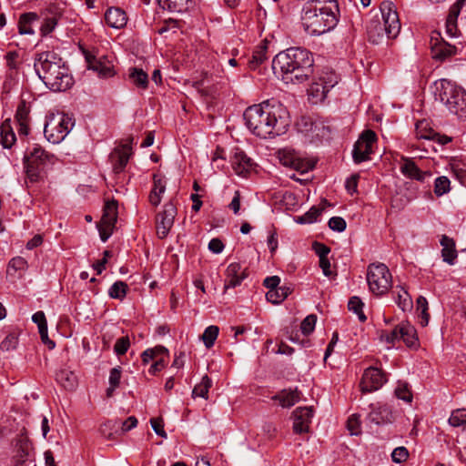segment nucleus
Wrapping results in <instances>:
<instances>
[{"instance_id":"nucleus-1","label":"nucleus","mask_w":466,"mask_h":466,"mask_svg":"<svg viewBox=\"0 0 466 466\" xmlns=\"http://www.w3.org/2000/svg\"><path fill=\"white\" fill-rule=\"evenodd\" d=\"M243 117L250 132L261 138H271L286 133L290 123L287 108L276 100L248 106Z\"/></svg>"},{"instance_id":"nucleus-2","label":"nucleus","mask_w":466,"mask_h":466,"mask_svg":"<svg viewBox=\"0 0 466 466\" xmlns=\"http://www.w3.org/2000/svg\"><path fill=\"white\" fill-rule=\"evenodd\" d=\"M272 70L285 84L304 83L314 72L313 55L305 48H288L275 56Z\"/></svg>"},{"instance_id":"nucleus-3","label":"nucleus","mask_w":466,"mask_h":466,"mask_svg":"<svg viewBox=\"0 0 466 466\" xmlns=\"http://www.w3.org/2000/svg\"><path fill=\"white\" fill-rule=\"evenodd\" d=\"M337 0H309L302 9L304 30L311 35H320L333 29L338 23Z\"/></svg>"},{"instance_id":"nucleus-4","label":"nucleus","mask_w":466,"mask_h":466,"mask_svg":"<svg viewBox=\"0 0 466 466\" xmlns=\"http://www.w3.org/2000/svg\"><path fill=\"white\" fill-rule=\"evenodd\" d=\"M35 70L40 79L52 91H66L73 85V77L62 58L53 52L37 55Z\"/></svg>"},{"instance_id":"nucleus-5","label":"nucleus","mask_w":466,"mask_h":466,"mask_svg":"<svg viewBox=\"0 0 466 466\" xmlns=\"http://www.w3.org/2000/svg\"><path fill=\"white\" fill-rule=\"evenodd\" d=\"M380 12L383 24L378 19H371L367 25L369 40L374 44L380 42L384 35L389 39H394L400 31L399 15L392 2H382Z\"/></svg>"},{"instance_id":"nucleus-6","label":"nucleus","mask_w":466,"mask_h":466,"mask_svg":"<svg viewBox=\"0 0 466 466\" xmlns=\"http://www.w3.org/2000/svg\"><path fill=\"white\" fill-rule=\"evenodd\" d=\"M436 100L441 101L446 108L460 119H466V92L455 83L440 79L434 83Z\"/></svg>"},{"instance_id":"nucleus-7","label":"nucleus","mask_w":466,"mask_h":466,"mask_svg":"<svg viewBox=\"0 0 466 466\" xmlns=\"http://www.w3.org/2000/svg\"><path fill=\"white\" fill-rule=\"evenodd\" d=\"M24 160L26 177L30 182H37L44 177L46 169L56 163V157L41 146L34 144L27 149Z\"/></svg>"},{"instance_id":"nucleus-8","label":"nucleus","mask_w":466,"mask_h":466,"mask_svg":"<svg viewBox=\"0 0 466 466\" xmlns=\"http://www.w3.org/2000/svg\"><path fill=\"white\" fill-rule=\"evenodd\" d=\"M366 279L370 291L377 297L387 294L392 287L391 273L383 263L370 264Z\"/></svg>"},{"instance_id":"nucleus-9","label":"nucleus","mask_w":466,"mask_h":466,"mask_svg":"<svg viewBox=\"0 0 466 466\" xmlns=\"http://www.w3.org/2000/svg\"><path fill=\"white\" fill-rule=\"evenodd\" d=\"M73 127L74 122L67 115L52 114L45 123L44 135L49 142L58 144L66 138Z\"/></svg>"},{"instance_id":"nucleus-10","label":"nucleus","mask_w":466,"mask_h":466,"mask_svg":"<svg viewBox=\"0 0 466 466\" xmlns=\"http://www.w3.org/2000/svg\"><path fill=\"white\" fill-rule=\"evenodd\" d=\"M85 58L87 63V68L97 73L101 78H109L116 75L115 60L113 56H96L86 51Z\"/></svg>"},{"instance_id":"nucleus-11","label":"nucleus","mask_w":466,"mask_h":466,"mask_svg":"<svg viewBox=\"0 0 466 466\" xmlns=\"http://www.w3.org/2000/svg\"><path fill=\"white\" fill-rule=\"evenodd\" d=\"M116 220L117 202L115 200L107 201L104 207L103 216L98 224L99 235L103 242L106 241L112 235Z\"/></svg>"},{"instance_id":"nucleus-12","label":"nucleus","mask_w":466,"mask_h":466,"mask_svg":"<svg viewBox=\"0 0 466 466\" xmlns=\"http://www.w3.org/2000/svg\"><path fill=\"white\" fill-rule=\"evenodd\" d=\"M377 141L376 133L370 129L365 130L354 145L352 157L356 163H361L369 158L372 147Z\"/></svg>"},{"instance_id":"nucleus-13","label":"nucleus","mask_w":466,"mask_h":466,"mask_svg":"<svg viewBox=\"0 0 466 466\" xmlns=\"http://www.w3.org/2000/svg\"><path fill=\"white\" fill-rule=\"evenodd\" d=\"M388 380L387 374L376 367L367 368L362 375L360 390L362 392H372L380 389Z\"/></svg>"},{"instance_id":"nucleus-14","label":"nucleus","mask_w":466,"mask_h":466,"mask_svg":"<svg viewBox=\"0 0 466 466\" xmlns=\"http://www.w3.org/2000/svg\"><path fill=\"white\" fill-rule=\"evenodd\" d=\"M177 208L172 202L164 205L163 210L156 216V228L159 238H165L174 224Z\"/></svg>"},{"instance_id":"nucleus-15","label":"nucleus","mask_w":466,"mask_h":466,"mask_svg":"<svg viewBox=\"0 0 466 466\" xmlns=\"http://www.w3.org/2000/svg\"><path fill=\"white\" fill-rule=\"evenodd\" d=\"M431 46L432 58L436 60H444L448 57L454 56L457 52V47L446 42L440 32H433L431 36Z\"/></svg>"},{"instance_id":"nucleus-16","label":"nucleus","mask_w":466,"mask_h":466,"mask_svg":"<svg viewBox=\"0 0 466 466\" xmlns=\"http://www.w3.org/2000/svg\"><path fill=\"white\" fill-rule=\"evenodd\" d=\"M313 410L308 407H299L293 411V431L297 434L309 431Z\"/></svg>"},{"instance_id":"nucleus-17","label":"nucleus","mask_w":466,"mask_h":466,"mask_svg":"<svg viewBox=\"0 0 466 466\" xmlns=\"http://www.w3.org/2000/svg\"><path fill=\"white\" fill-rule=\"evenodd\" d=\"M400 169L402 175L406 177L415 179L420 182H424L426 178L431 177V173L430 171L420 170L415 162L409 157H401Z\"/></svg>"},{"instance_id":"nucleus-18","label":"nucleus","mask_w":466,"mask_h":466,"mask_svg":"<svg viewBox=\"0 0 466 466\" xmlns=\"http://www.w3.org/2000/svg\"><path fill=\"white\" fill-rule=\"evenodd\" d=\"M231 166L237 175L246 177L253 170L255 164L244 151L237 149L231 157Z\"/></svg>"},{"instance_id":"nucleus-19","label":"nucleus","mask_w":466,"mask_h":466,"mask_svg":"<svg viewBox=\"0 0 466 466\" xmlns=\"http://www.w3.org/2000/svg\"><path fill=\"white\" fill-rule=\"evenodd\" d=\"M247 276L246 268L243 269L239 263L234 262L229 264L226 269L224 289H233L239 286Z\"/></svg>"},{"instance_id":"nucleus-20","label":"nucleus","mask_w":466,"mask_h":466,"mask_svg":"<svg viewBox=\"0 0 466 466\" xmlns=\"http://www.w3.org/2000/svg\"><path fill=\"white\" fill-rule=\"evenodd\" d=\"M466 0H458L450 8L449 14L445 22L446 34L451 37H457L460 35L458 29L457 20L460 15L461 10L464 5Z\"/></svg>"},{"instance_id":"nucleus-21","label":"nucleus","mask_w":466,"mask_h":466,"mask_svg":"<svg viewBox=\"0 0 466 466\" xmlns=\"http://www.w3.org/2000/svg\"><path fill=\"white\" fill-rule=\"evenodd\" d=\"M131 156V147L128 145H124L116 148L110 155L113 169L115 173H120L127 166Z\"/></svg>"},{"instance_id":"nucleus-22","label":"nucleus","mask_w":466,"mask_h":466,"mask_svg":"<svg viewBox=\"0 0 466 466\" xmlns=\"http://www.w3.org/2000/svg\"><path fill=\"white\" fill-rule=\"evenodd\" d=\"M368 419L378 425L391 422L393 416L390 408L386 404L371 405Z\"/></svg>"},{"instance_id":"nucleus-23","label":"nucleus","mask_w":466,"mask_h":466,"mask_svg":"<svg viewBox=\"0 0 466 466\" xmlns=\"http://www.w3.org/2000/svg\"><path fill=\"white\" fill-rule=\"evenodd\" d=\"M105 20L110 27L119 29L127 25V16L121 8L110 7L105 14Z\"/></svg>"},{"instance_id":"nucleus-24","label":"nucleus","mask_w":466,"mask_h":466,"mask_svg":"<svg viewBox=\"0 0 466 466\" xmlns=\"http://www.w3.org/2000/svg\"><path fill=\"white\" fill-rule=\"evenodd\" d=\"M30 107L28 104L22 100L16 109L15 120L18 124L19 135L26 136L28 134V122H29Z\"/></svg>"},{"instance_id":"nucleus-25","label":"nucleus","mask_w":466,"mask_h":466,"mask_svg":"<svg viewBox=\"0 0 466 466\" xmlns=\"http://www.w3.org/2000/svg\"><path fill=\"white\" fill-rule=\"evenodd\" d=\"M441 245L442 247L441 257L443 261L450 265H453L457 258V250L455 248L454 240L446 235H442L441 238Z\"/></svg>"},{"instance_id":"nucleus-26","label":"nucleus","mask_w":466,"mask_h":466,"mask_svg":"<svg viewBox=\"0 0 466 466\" xmlns=\"http://www.w3.org/2000/svg\"><path fill=\"white\" fill-rule=\"evenodd\" d=\"M15 449L18 461L25 462L33 451L32 442L26 435L21 434L16 439Z\"/></svg>"},{"instance_id":"nucleus-27","label":"nucleus","mask_w":466,"mask_h":466,"mask_svg":"<svg viewBox=\"0 0 466 466\" xmlns=\"http://www.w3.org/2000/svg\"><path fill=\"white\" fill-rule=\"evenodd\" d=\"M400 340L408 347L412 348L418 345V337L415 328L408 322L400 324Z\"/></svg>"},{"instance_id":"nucleus-28","label":"nucleus","mask_w":466,"mask_h":466,"mask_svg":"<svg viewBox=\"0 0 466 466\" xmlns=\"http://www.w3.org/2000/svg\"><path fill=\"white\" fill-rule=\"evenodd\" d=\"M299 391L295 390H283L272 397V400H279L283 408H289L299 400Z\"/></svg>"},{"instance_id":"nucleus-29","label":"nucleus","mask_w":466,"mask_h":466,"mask_svg":"<svg viewBox=\"0 0 466 466\" xmlns=\"http://www.w3.org/2000/svg\"><path fill=\"white\" fill-rule=\"evenodd\" d=\"M128 77L131 83L139 89H147L148 86V75L141 68L130 67Z\"/></svg>"},{"instance_id":"nucleus-30","label":"nucleus","mask_w":466,"mask_h":466,"mask_svg":"<svg viewBox=\"0 0 466 466\" xmlns=\"http://www.w3.org/2000/svg\"><path fill=\"white\" fill-rule=\"evenodd\" d=\"M56 381L66 390H72L77 385V377L75 373L68 370H61L56 373Z\"/></svg>"},{"instance_id":"nucleus-31","label":"nucleus","mask_w":466,"mask_h":466,"mask_svg":"<svg viewBox=\"0 0 466 466\" xmlns=\"http://www.w3.org/2000/svg\"><path fill=\"white\" fill-rule=\"evenodd\" d=\"M268 44V42L267 40H263L254 50L252 57L248 62L251 69H256L267 60Z\"/></svg>"},{"instance_id":"nucleus-32","label":"nucleus","mask_w":466,"mask_h":466,"mask_svg":"<svg viewBox=\"0 0 466 466\" xmlns=\"http://www.w3.org/2000/svg\"><path fill=\"white\" fill-rule=\"evenodd\" d=\"M1 143L4 147L10 148L15 142V135L11 127L10 120H5L0 127Z\"/></svg>"},{"instance_id":"nucleus-33","label":"nucleus","mask_w":466,"mask_h":466,"mask_svg":"<svg viewBox=\"0 0 466 466\" xmlns=\"http://www.w3.org/2000/svg\"><path fill=\"white\" fill-rule=\"evenodd\" d=\"M37 15L35 13L23 14L18 21V32L20 35H32L34 30L32 28V22L36 20Z\"/></svg>"},{"instance_id":"nucleus-34","label":"nucleus","mask_w":466,"mask_h":466,"mask_svg":"<svg viewBox=\"0 0 466 466\" xmlns=\"http://www.w3.org/2000/svg\"><path fill=\"white\" fill-rule=\"evenodd\" d=\"M332 86V84L328 85L327 83L316 82L310 86L309 89V96L316 98V102L322 101L326 98L328 93L329 92Z\"/></svg>"},{"instance_id":"nucleus-35","label":"nucleus","mask_w":466,"mask_h":466,"mask_svg":"<svg viewBox=\"0 0 466 466\" xmlns=\"http://www.w3.org/2000/svg\"><path fill=\"white\" fill-rule=\"evenodd\" d=\"M291 293V289L289 287H279L277 289H273L272 290H268L266 294V298L268 301L272 304H279L282 302L289 294Z\"/></svg>"},{"instance_id":"nucleus-36","label":"nucleus","mask_w":466,"mask_h":466,"mask_svg":"<svg viewBox=\"0 0 466 466\" xmlns=\"http://www.w3.org/2000/svg\"><path fill=\"white\" fill-rule=\"evenodd\" d=\"M211 379L208 375L203 376L201 381L194 387L192 391V397H201L207 400L208 398V390L211 388Z\"/></svg>"},{"instance_id":"nucleus-37","label":"nucleus","mask_w":466,"mask_h":466,"mask_svg":"<svg viewBox=\"0 0 466 466\" xmlns=\"http://www.w3.org/2000/svg\"><path fill=\"white\" fill-rule=\"evenodd\" d=\"M416 135L422 139H434L438 136L426 120H420L416 123Z\"/></svg>"},{"instance_id":"nucleus-38","label":"nucleus","mask_w":466,"mask_h":466,"mask_svg":"<svg viewBox=\"0 0 466 466\" xmlns=\"http://www.w3.org/2000/svg\"><path fill=\"white\" fill-rule=\"evenodd\" d=\"M218 333H219V329L218 326H215V325L208 326L204 330V332L201 336V339L203 340L206 348L210 349L214 345V343L218 336Z\"/></svg>"},{"instance_id":"nucleus-39","label":"nucleus","mask_w":466,"mask_h":466,"mask_svg":"<svg viewBox=\"0 0 466 466\" xmlns=\"http://www.w3.org/2000/svg\"><path fill=\"white\" fill-rule=\"evenodd\" d=\"M428 301L423 296L417 299V309L420 311L419 319L422 327L428 325L430 320V314L428 312Z\"/></svg>"},{"instance_id":"nucleus-40","label":"nucleus","mask_w":466,"mask_h":466,"mask_svg":"<svg viewBox=\"0 0 466 466\" xmlns=\"http://www.w3.org/2000/svg\"><path fill=\"white\" fill-rule=\"evenodd\" d=\"M400 290L397 293L395 298V301L399 308H400L403 311L407 309H410L412 308V299L410 294L406 289L402 287H399Z\"/></svg>"},{"instance_id":"nucleus-41","label":"nucleus","mask_w":466,"mask_h":466,"mask_svg":"<svg viewBox=\"0 0 466 466\" xmlns=\"http://www.w3.org/2000/svg\"><path fill=\"white\" fill-rule=\"evenodd\" d=\"M364 303L359 297H352L348 303L349 310L354 312L361 322H364L367 318L363 312Z\"/></svg>"},{"instance_id":"nucleus-42","label":"nucleus","mask_w":466,"mask_h":466,"mask_svg":"<svg viewBox=\"0 0 466 466\" xmlns=\"http://www.w3.org/2000/svg\"><path fill=\"white\" fill-rule=\"evenodd\" d=\"M127 284L124 281H116L109 289L108 294L113 299H123L127 291Z\"/></svg>"},{"instance_id":"nucleus-43","label":"nucleus","mask_w":466,"mask_h":466,"mask_svg":"<svg viewBox=\"0 0 466 466\" xmlns=\"http://www.w3.org/2000/svg\"><path fill=\"white\" fill-rule=\"evenodd\" d=\"M451 189V181L445 177L441 176L435 179L434 182V193L436 196L441 197L448 193Z\"/></svg>"},{"instance_id":"nucleus-44","label":"nucleus","mask_w":466,"mask_h":466,"mask_svg":"<svg viewBox=\"0 0 466 466\" xmlns=\"http://www.w3.org/2000/svg\"><path fill=\"white\" fill-rule=\"evenodd\" d=\"M160 354H168L167 350L163 346H157L154 349H147L141 354L142 362L144 364H147L149 361L153 360L157 356Z\"/></svg>"},{"instance_id":"nucleus-45","label":"nucleus","mask_w":466,"mask_h":466,"mask_svg":"<svg viewBox=\"0 0 466 466\" xmlns=\"http://www.w3.org/2000/svg\"><path fill=\"white\" fill-rule=\"evenodd\" d=\"M6 71H17L20 65V56L17 51H9L5 56Z\"/></svg>"},{"instance_id":"nucleus-46","label":"nucleus","mask_w":466,"mask_h":466,"mask_svg":"<svg viewBox=\"0 0 466 466\" xmlns=\"http://www.w3.org/2000/svg\"><path fill=\"white\" fill-rule=\"evenodd\" d=\"M449 423L452 427L466 426V409H458L451 412Z\"/></svg>"},{"instance_id":"nucleus-47","label":"nucleus","mask_w":466,"mask_h":466,"mask_svg":"<svg viewBox=\"0 0 466 466\" xmlns=\"http://www.w3.org/2000/svg\"><path fill=\"white\" fill-rule=\"evenodd\" d=\"M18 84V72L17 71H6L5 79L3 84V89L8 93Z\"/></svg>"},{"instance_id":"nucleus-48","label":"nucleus","mask_w":466,"mask_h":466,"mask_svg":"<svg viewBox=\"0 0 466 466\" xmlns=\"http://www.w3.org/2000/svg\"><path fill=\"white\" fill-rule=\"evenodd\" d=\"M395 395L398 399L406 402H410L412 400V394L408 387V384L404 382H399L397 388L395 389Z\"/></svg>"},{"instance_id":"nucleus-49","label":"nucleus","mask_w":466,"mask_h":466,"mask_svg":"<svg viewBox=\"0 0 466 466\" xmlns=\"http://www.w3.org/2000/svg\"><path fill=\"white\" fill-rule=\"evenodd\" d=\"M322 212L321 208L312 207L307 213L298 218L299 223H313Z\"/></svg>"},{"instance_id":"nucleus-50","label":"nucleus","mask_w":466,"mask_h":466,"mask_svg":"<svg viewBox=\"0 0 466 466\" xmlns=\"http://www.w3.org/2000/svg\"><path fill=\"white\" fill-rule=\"evenodd\" d=\"M316 321H317V317H316V315H313V314L307 316L302 320L301 325H300V329L305 336L309 335L314 330Z\"/></svg>"},{"instance_id":"nucleus-51","label":"nucleus","mask_w":466,"mask_h":466,"mask_svg":"<svg viewBox=\"0 0 466 466\" xmlns=\"http://www.w3.org/2000/svg\"><path fill=\"white\" fill-rule=\"evenodd\" d=\"M400 324L397 325L390 332L382 331L380 339L388 344H394L396 341L400 340Z\"/></svg>"},{"instance_id":"nucleus-52","label":"nucleus","mask_w":466,"mask_h":466,"mask_svg":"<svg viewBox=\"0 0 466 466\" xmlns=\"http://www.w3.org/2000/svg\"><path fill=\"white\" fill-rule=\"evenodd\" d=\"M130 347V340L128 336H124L116 339L114 346V351L116 355H124Z\"/></svg>"},{"instance_id":"nucleus-53","label":"nucleus","mask_w":466,"mask_h":466,"mask_svg":"<svg viewBox=\"0 0 466 466\" xmlns=\"http://www.w3.org/2000/svg\"><path fill=\"white\" fill-rule=\"evenodd\" d=\"M297 157L298 156L294 152L286 149L279 151V161L282 165L286 167H291L292 164H294Z\"/></svg>"},{"instance_id":"nucleus-54","label":"nucleus","mask_w":466,"mask_h":466,"mask_svg":"<svg viewBox=\"0 0 466 466\" xmlns=\"http://www.w3.org/2000/svg\"><path fill=\"white\" fill-rule=\"evenodd\" d=\"M188 1L189 0H158L160 4H163L164 8H167L170 11H181Z\"/></svg>"},{"instance_id":"nucleus-55","label":"nucleus","mask_w":466,"mask_h":466,"mask_svg":"<svg viewBox=\"0 0 466 466\" xmlns=\"http://www.w3.org/2000/svg\"><path fill=\"white\" fill-rule=\"evenodd\" d=\"M408 458H409V451L403 446L395 448L391 453V459L396 463L404 462L407 461Z\"/></svg>"},{"instance_id":"nucleus-56","label":"nucleus","mask_w":466,"mask_h":466,"mask_svg":"<svg viewBox=\"0 0 466 466\" xmlns=\"http://www.w3.org/2000/svg\"><path fill=\"white\" fill-rule=\"evenodd\" d=\"M27 268V261L22 257L13 258L8 264V272L10 269L15 271H25Z\"/></svg>"},{"instance_id":"nucleus-57","label":"nucleus","mask_w":466,"mask_h":466,"mask_svg":"<svg viewBox=\"0 0 466 466\" xmlns=\"http://www.w3.org/2000/svg\"><path fill=\"white\" fill-rule=\"evenodd\" d=\"M17 342L18 339L15 334H8L1 342L0 348L2 350L9 351L16 348Z\"/></svg>"},{"instance_id":"nucleus-58","label":"nucleus","mask_w":466,"mask_h":466,"mask_svg":"<svg viewBox=\"0 0 466 466\" xmlns=\"http://www.w3.org/2000/svg\"><path fill=\"white\" fill-rule=\"evenodd\" d=\"M314 167L313 164H311L309 161H306L300 157H297L294 164H292L291 167L295 170L299 171L301 174H304L308 172L309 170L312 169Z\"/></svg>"},{"instance_id":"nucleus-59","label":"nucleus","mask_w":466,"mask_h":466,"mask_svg":"<svg viewBox=\"0 0 466 466\" xmlns=\"http://www.w3.org/2000/svg\"><path fill=\"white\" fill-rule=\"evenodd\" d=\"M57 24V18L56 16H49L44 19L41 25V32L44 35L51 33Z\"/></svg>"},{"instance_id":"nucleus-60","label":"nucleus","mask_w":466,"mask_h":466,"mask_svg":"<svg viewBox=\"0 0 466 466\" xmlns=\"http://www.w3.org/2000/svg\"><path fill=\"white\" fill-rule=\"evenodd\" d=\"M346 221L340 217H332L329 220V227L330 229L338 232H342L346 228Z\"/></svg>"},{"instance_id":"nucleus-61","label":"nucleus","mask_w":466,"mask_h":466,"mask_svg":"<svg viewBox=\"0 0 466 466\" xmlns=\"http://www.w3.org/2000/svg\"><path fill=\"white\" fill-rule=\"evenodd\" d=\"M348 430L350 431V434L357 435L360 432V417L357 414H352L347 421Z\"/></svg>"},{"instance_id":"nucleus-62","label":"nucleus","mask_w":466,"mask_h":466,"mask_svg":"<svg viewBox=\"0 0 466 466\" xmlns=\"http://www.w3.org/2000/svg\"><path fill=\"white\" fill-rule=\"evenodd\" d=\"M150 424L154 431L162 438H167V433L164 430V422L161 418H153L150 420Z\"/></svg>"},{"instance_id":"nucleus-63","label":"nucleus","mask_w":466,"mask_h":466,"mask_svg":"<svg viewBox=\"0 0 466 466\" xmlns=\"http://www.w3.org/2000/svg\"><path fill=\"white\" fill-rule=\"evenodd\" d=\"M120 379H121V368L120 367L113 368L110 370V374H109V379H108L109 385L118 387L120 384Z\"/></svg>"},{"instance_id":"nucleus-64","label":"nucleus","mask_w":466,"mask_h":466,"mask_svg":"<svg viewBox=\"0 0 466 466\" xmlns=\"http://www.w3.org/2000/svg\"><path fill=\"white\" fill-rule=\"evenodd\" d=\"M208 249L215 254H219L224 249V244L218 238H212L208 243Z\"/></svg>"}]
</instances>
